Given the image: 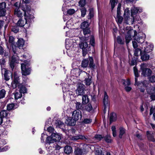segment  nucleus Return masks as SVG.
<instances>
[{
	"label": "nucleus",
	"mask_w": 155,
	"mask_h": 155,
	"mask_svg": "<svg viewBox=\"0 0 155 155\" xmlns=\"http://www.w3.org/2000/svg\"><path fill=\"white\" fill-rule=\"evenodd\" d=\"M31 0H22V2L21 1L20 2V7H21L20 5L21 4L22 5H24L23 7H25V8H31L29 6H28L27 5V3H28L30 2Z\"/></svg>",
	"instance_id": "nucleus-30"
},
{
	"label": "nucleus",
	"mask_w": 155,
	"mask_h": 155,
	"mask_svg": "<svg viewBox=\"0 0 155 155\" xmlns=\"http://www.w3.org/2000/svg\"><path fill=\"white\" fill-rule=\"evenodd\" d=\"M10 76H12V74L11 73H7L5 72L4 74V78L6 81H8L10 79Z\"/></svg>",
	"instance_id": "nucleus-45"
},
{
	"label": "nucleus",
	"mask_w": 155,
	"mask_h": 155,
	"mask_svg": "<svg viewBox=\"0 0 155 155\" xmlns=\"http://www.w3.org/2000/svg\"><path fill=\"white\" fill-rule=\"evenodd\" d=\"M64 151L66 154H70L72 151V148L70 146H66L64 147Z\"/></svg>",
	"instance_id": "nucleus-35"
},
{
	"label": "nucleus",
	"mask_w": 155,
	"mask_h": 155,
	"mask_svg": "<svg viewBox=\"0 0 155 155\" xmlns=\"http://www.w3.org/2000/svg\"><path fill=\"white\" fill-rule=\"evenodd\" d=\"M99 35L100 38H102L103 36V29L102 28H99Z\"/></svg>",
	"instance_id": "nucleus-63"
},
{
	"label": "nucleus",
	"mask_w": 155,
	"mask_h": 155,
	"mask_svg": "<svg viewBox=\"0 0 155 155\" xmlns=\"http://www.w3.org/2000/svg\"><path fill=\"white\" fill-rule=\"evenodd\" d=\"M21 68L22 75L26 76L30 74L31 71V69L28 67L25 63H22L21 64Z\"/></svg>",
	"instance_id": "nucleus-8"
},
{
	"label": "nucleus",
	"mask_w": 155,
	"mask_h": 155,
	"mask_svg": "<svg viewBox=\"0 0 155 155\" xmlns=\"http://www.w3.org/2000/svg\"><path fill=\"white\" fill-rule=\"evenodd\" d=\"M76 121V120H74L72 118L71 119L69 118L68 120V124L69 126L74 125L75 124Z\"/></svg>",
	"instance_id": "nucleus-39"
},
{
	"label": "nucleus",
	"mask_w": 155,
	"mask_h": 155,
	"mask_svg": "<svg viewBox=\"0 0 155 155\" xmlns=\"http://www.w3.org/2000/svg\"><path fill=\"white\" fill-rule=\"evenodd\" d=\"M20 8H17L15 9L14 14L18 17H21L23 15V11L22 10V11H21Z\"/></svg>",
	"instance_id": "nucleus-22"
},
{
	"label": "nucleus",
	"mask_w": 155,
	"mask_h": 155,
	"mask_svg": "<svg viewBox=\"0 0 155 155\" xmlns=\"http://www.w3.org/2000/svg\"><path fill=\"white\" fill-rule=\"evenodd\" d=\"M123 20V18L122 17L120 16H117V21L118 24H121Z\"/></svg>",
	"instance_id": "nucleus-55"
},
{
	"label": "nucleus",
	"mask_w": 155,
	"mask_h": 155,
	"mask_svg": "<svg viewBox=\"0 0 155 155\" xmlns=\"http://www.w3.org/2000/svg\"><path fill=\"white\" fill-rule=\"evenodd\" d=\"M75 12V10L73 9H70L67 11V13L70 15H72Z\"/></svg>",
	"instance_id": "nucleus-62"
},
{
	"label": "nucleus",
	"mask_w": 155,
	"mask_h": 155,
	"mask_svg": "<svg viewBox=\"0 0 155 155\" xmlns=\"http://www.w3.org/2000/svg\"><path fill=\"white\" fill-rule=\"evenodd\" d=\"M88 60L84 59L83 60L81 63V66L83 68L87 67L88 64Z\"/></svg>",
	"instance_id": "nucleus-42"
},
{
	"label": "nucleus",
	"mask_w": 155,
	"mask_h": 155,
	"mask_svg": "<svg viewBox=\"0 0 155 155\" xmlns=\"http://www.w3.org/2000/svg\"><path fill=\"white\" fill-rule=\"evenodd\" d=\"M26 24H28V23L25 20L24 21L22 20L21 19H20L18 21L17 23V25L19 26L22 27Z\"/></svg>",
	"instance_id": "nucleus-33"
},
{
	"label": "nucleus",
	"mask_w": 155,
	"mask_h": 155,
	"mask_svg": "<svg viewBox=\"0 0 155 155\" xmlns=\"http://www.w3.org/2000/svg\"><path fill=\"white\" fill-rule=\"evenodd\" d=\"M94 10L92 8L89 9V13L87 17L88 19H91L94 16Z\"/></svg>",
	"instance_id": "nucleus-40"
},
{
	"label": "nucleus",
	"mask_w": 155,
	"mask_h": 155,
	"mask_svg": "<svg viewBox=\"0 0 155 155\" xmlns=\"http://www.w3.org/2000/svg\"><path fill=\"white\" fill-rule=\"evenodd\" d=\"M149 79L151 82H155V75H152L149 77Z\"/></svg>",
	"instance_id": "nucleus-64"
},
{
	"label": "nucleus",
	"mask_w": 155,
	"mask_h": 155,
	"mask_svg": "<svg viewBox=\"0 0 155 155\" xmlns=\"http://www.w3.org/2000/svg\"><path fill=\"white\" fill-rule=\"evenodd\" d=\"M81 41L80 42L79 44V47L80 48L82 49V50L84 49H86V48L88 47V44L86 41L84 42L82 41V39H81Z\"/></svg>",
	"instance_id": "nucleus-25"
},
{
	"label": "nucleus",
	"mask_w": 155,
	"mask_h": 155,
	"mask_svg": "<svg viewBox=\"0 0 155 155\" xmlns=\"http://www.w3.org/2000/svg\"><path fill=\"white\" fill-rule=\"evenodd\" d=\"M95 155H104V154L102 153L101 149H95Z\"/></svg>",
	"instance_id": "nucleus-53"
},
{
	"label": "nucleus",
	"mask_w": 155,
	"mask_h": 155,
	"mask_svg": "<svg viewBox=\"0 0 155 155\" xmlns=\"http://www.w3.org/2000/svg\"><path fill=\"white\" fill-rule=\"evenodd\" d=\"M75 104L76 108L78 110L81 109L82 105L81 103L76 101Z\"/></svg>",
	"instance_id": "nucleus-60"
},
{
	"label": "nucleus",
	"mask_w": 155,
	"mask_h": 155,
	"mask_svg": "<svg viewBox=\"0 0 155 155\" xmlns=\"http://www.w3.org/2000/svg\"><path fill=\"white\" fill-rule=\"evenodd\" d=\"M82 117L81 112L79 110L74 111L72 114V118L75 120H78Z\"/></svg>",
	"instance_id": "nucleus-12"
},
{
	"label": "nucleus",
	"mask_w": 155,
	"mask_h": 155,
	"mask_svg": "<svg viewBox=\"0 0 155 155\" xmlns=\"http://www.w3.org/2000/svg\"><path fill=\"white\" fill-rule=\"evenodd\" d=\"M8 113V111L6 110H3L0 112V117H2V119L3 118L6 117Z\"/></svg>",
	"instance_id": "nucleus-36"
},
{
	"label": "nucleus",
	"mask_w": 155,
	"mask_h": 155,
	"mask_svg": "<svg viewBox=\"0 0 155 155\" xmlns=\"http://www.w3.org/2000/svg\"><path fill=\"white\" fill-rule=\"evenodd\" d=\"M19 76L15 74H14V79L13 82L18 84L19 83Z\"/></svg>",
	"instance_id": "nucleus-59"
},
{
	"label": "nucleus",
	"mask_w": 155,
	"mask_h": 155,
	"mask_svg": "<svg viewBox=\"0 0 155 155\" xmlns=\"http://www.w3.org/2000/svg\"><path fill=\"white\" fill-rule=\"evenodd\" d=\"M18 88L19 89V91L22 94L26 93L27 92V89L26 87L22 84L18 85Z\"/></svg>",
	"instance_id": "nucleus-27"
},
{
	"label": "nucleus",
	"mask_w": 155,
	"mask_h": 155,
	"mask_svg": "<svg viewBox=\"0 0 155 155\" xmlns=\"http://www.w3.org/2000/svg\"><path fill=\"white\" fill-rule=\"evenodd\" d=\"M105 141L107 143H110L111 142V140L110 139V137L109 135H107L104 137Z\"/></svg>",
	"instance_id": "nucleus-57"
},
{
	"label": "nucleus",
	"mask_w": 155,
	"mask_h": 155,
	"mask_svg": "<svg viewBox=\"0 0 155 155\" xmlns=\"http://www.w3.org/2000/svg\"><path fill=\"white\" fill-rule=\"evenodd\" d=\"M61 136L58 134L52 133L46 140V143L49 144L59 141L61 139Z\"/></svg>",
	"instance_id": "nucleus-5"
},
{
	"label": "nucleus",
	"mask_w": 155,
	"mask_h": 155,
	"mask_svg": "<svg viewBox=\"0 0 155 155\" xmlns=\"http://www.w3.org/2000/svg\"><path fill=\"white\" fill-rule=\"evenodd\" d=\"M6 94V91L4 89L0 91V99L4 98Z\"/></svg>",
	"instance_id": "nucleus-47"
},
{
	"label": "nucleus",
	"mask_w": 155,
	"mask_h": 155,
	"mask_svg": "<svg viewBox=\"0 0 155 155\" xmlns=\"http://www.w3.org/2000/svg\"><path fill=\"white\" fill-rule=\"evenodd\" d=\"M132 17H133V23H136L142 25L143 24L140 18V16L139 15H132Z\"/></svg>",
	"instance_id": "nucleus-19"
},
{
	"label": "nucleus",
	"mask_w": 155,
	"mask_h": 155,
	"mask_svg": "<svg viewBox=\"0 0 155 155\" xmlns=\"http://www.w3.org/2000/svg\"><path fill=\"white\" fill-rule=\"evenodd\" d=\"M81 16L82 17H84L86 14L87 10L84 8H82L81 9Z\"/></svg>",
	"instance_id": "nucleus-50"
},
{
	"label": "nucleus",
	"mask_w": 155,
	"mask_h": 155,
	"mask_svg": "<svg viewBox=\"0 0 155 155\" xmlns=\"http://www.w3.org/2000/svg\"><path fill=\"white\" fill-rule=\"evenodd\" d=\"M147 135L148 139L153 142L155 141V139L154 138L152 134L150 133L148 131L147 132Z\"/></svg>",
	"instance_id": "nucleus-38"
},
{
	"label": "nucleus",
	"mask_w": 155,
	"mask_h": 155,
	"mask_svg": "<svg viewBox=\"0 0 155 155\" xmlns=\"http://www.w3.org/2000/svg\"><path fill=\"white\" fill-rule=\"evenodd\" d=\"M15 98V100H17L20 98L22 96V94L19 92H16L14 93Z\"/></svg>",
	"instance_id": "nucleus-43"
},
{
	"label": "nucleus",
	"mask_w": 155,
	"mask_h": 155,
	"mask_svg": "<svg viewBox=\"0 0 155 155\" xmlns=\"http://www.w3.org/2000/svg\"><path fill=\"white\" fill-rule=\"evenodd\" d=\"M134 20L131 15L130 16H129L124 17V23L126 24L130 25L133 24Z\"/></svg>",
	"instance_id": "nucleus-18"
},
{
	"label": "nucleus",
	"mask_w": 155,
	"mask_h": 155,
	"mask_svg": "<svg viewBox=\"0 0 155 155\" xmlns=\"http://www.w3.org/2000/svg\"><path fill=\"white\" fill-rule=\"evenodd\" d=\"M71 140H77L78 139H82L83 140H86L87 139V138L85 137L84 135H75L71 136L70 138Z\"/></svg>",
	"instance_id": "nucleus-21"
},
{
	"label": "nucleus",
	"mask_w": 155,
	"mask_h": 155,
	"mask_svg": "<svg viewBox=\"0 0 155 155\" xmlns=\"http://www.w3.org/2000/svg\"><path fill=\"white\" fill-rule=\"evenodd\" d=\"M119 137L120 138H122V136L125 133V129L122 127H121L119 128Z\"/></svg>",
	"instance_id": "nucleus-41"
},
{
	"label": "nucleus",
	"mask_w": 155,
	"mask_h": 155,
	"mask_svg": "<svg viewBox=\"0 0 155 155\" xmlns=\"http://www.w3.org/2000/svg\"><path fill=\"white\" fill-rule=\"evenodd\" d=\"M92 122V120L90 119L85 118L84 119L82 122L85 124L90 123Z\"/></svg>",
	"instance_id": "nucleus-58"
},
{
	"label": "nucleus",
	"mask_w": 155,
	"mask_h": 155,
	"mask_svg": "<svg viewBox=\"0 0 155 155\" xmlns=\"http://www.w3.org/2000/svg\"><path fill=\"white\" fill-rule=\"evenodd\" d=\"M147 64L146 63H143L140 65V69L142 71L141 74L144 76L148 77L151 74V70L147 68Z\"/></svg>",
	"instance_id": "nucleus-4"
},
{
	"label": "nucleus",
	"mask_w": 155,
	"mask_h": 155,
	"mask_svg": "<svg viewBox=\"0 0 155 155\" xmlns=\"http://www.w3.org/2000/svg\"><path fill=\"white\" fill-rule=\"evenodd\" d=\"M24 41L22 39H19L17 43L18 47L20 48H22L24 45Z\"/></svg>",
	"instance_id": "nucleus-34"
},
{
	"label": "nucleus",
	"mask_w": 155,
	"mask_h": 155,
	"mask_svg": "<svg viewBox=\"0 0 155 155\" xmlns=\"http://www.w3.org/2000/svg\"><path fill=\"white\" fill-rule=\"evenodd\" d=\"M140 52V54L142 53L141 52V50L138 48L135 49L134 51V55L135 56H138L139 55V52Z\"/></svg>",
	"instance_id": "nucleus-56"
},
{
	"label": "nucleus",
	"mask_w": 155,
	"mask_h": 155,
	"mask_svg": "<svg viewBox=\"0 0 155 155\" xmlns=\"http://www.w3.org/2000/svg\"><path fill=\"white\" fill-rule=\"evenodd\" d=\"M103 103L104 107V109H105L109 105L108 96L105 91L104 92V96L103 99Z\"/></svg>",
	"instance_id": "nucleus-20"
},
{
	"label": "nucleus",
	"mask_w": 155,
	"mask_h": 155,
	"mask_svg": "<svg viewBox=\"0 0 155 155\" xmlns=\"http://www.w3.org/2000/svg\"><path fill=\"white\" fill-rule=\"evenodd\" d=\"M117 118V116L116 113H112L110 114V123H111L113 122L114 121L116 120Z\"/></svg>",
	"instance_id": "nucleus-32"
},
{
	"label": "nucleus",
	"mask_w": 155,
	"mask_h": 155,
	"mask_svg": "<svg viewBox=\"0 0 155 155\" xmlns=\"http://www.w3.org/2000/svg\"><path fill=\"white\" fill-rule=\"evenodd\" d=\"M24 5H20L21 7L22 10L24 12L25 19L27 22L28 24H29L33 21L34 17L33 15V11L31 10V8H25L23 7Z\"/></svg>",
	"instance_id": "nucleus-2"
},
{
	"label": "nucleus",
	"mask_w": 155,
	"mask_h": 155,
	"mask_svg": "<svg viewBox=\"0 0 155 155\" xmlns=\"http://www.w3.org/2000/svg\"><path fill=\"white\" fill-rule=\"evenodd\" d=\"M92 109L93 107L90 104H88L85 105L84 110L90 112Z\"/></svg>",
	"instance_id": "nucleus-37"
},
{
	"label": "nucleus",
	"mask_w": 155,
	"mask_h": 155,
	"mask_svg": "<svg viewBox=\"0 0 155 155\" xmlns=\"http://www.w3.org/2000/svg\"><path fill=\"white\" fill-rule=\"evenodd\" d=\"M55 124L57 127H59L61 128V130L66 134L67 133V130L64 129L62 128L64 127V123L62 122L61 120H57L55 121Z\"/></svg>",
	"instance_id": "nucleus-17"
},
{
	"label": "nucleus",
	"mask_w": 155,
	"mask_h": 155,
	"mask_svg": "<svg viewBox=\"0 0 155 155\" xmlns=\"http://www.w3.org/2000/svg\"><path fill=\"white\" fill-rule=\"evenodd\" d=\"M118 0H110V3L111 6L112 10L114 9L115 6V4L118 2Z\"/></svg>",
	"instance_id": "nucleus-44"
},
{
	"label": "nucleus",
	"mask_w": 155,
	"mask_h": 155,
	"mask_svg": "<svg viewBox=\"0 0 155 155\" xmlns=\"http://www.w3.org/2000/svg\"><path fill=\"white\" fill-rule=\"evenodd\" d=\"M140 34L142 36L140 37H137L136 38V36L137 35V32L135 30L130 29L127 31V35H126L125 36L126 43L127 44L130 41L132 38V36L135 38L134 39L138 43L143 42L145 38V35L142 33L140 34Z\"/></svg>",
	"instance_id": "nucleus-1"
},
{
	"label": "nucleus",
	"mask_w": 155,
	"mask_h": 155,
	"mask_svg": "<svg viewBox=\"0 0 155 155\" xmlns=\"http://www.w3.org/2000/svg\"><path fill=\"white\" fill-rule=\"evenodd\" d=\"M75 43L72 40L66 39L65 40V47L67 50H72L74 47Z\"/></svg>",
	"instance_id": "nucleus-11"
},
{
	"label": "nucleus",
	"mask_w": 155,
	"mask_h": 155,
	"mask_svg": "<svg viewBox=\"0 0 155 155\" xmlns=\"http://www.w3.org/2000/svg\"><path fill=\"white\" fill-rule=\"evenodd\" d=\"M6 13V10H0V17L5 16Z\"/></svg>",
	"instance_id": "nucleus-61"
},
{
	"label": "nucleus",
	"mask_w": 155,
	"mask_h": 155,
	"mask_svg": "<svg viewBox=\"0 0 155 155\" xmlns=\"http://www.w3.org/2000/svg\"><path fill=\"white\" fill-rule=\"evenodd\" d=\"M117 41L118 43L120 44H123L124 43V41L122 40L120 36H118L117 38Z\"/></svg>",
	"instance_id": "nucleus-54"
},
{
	"label": "nucleus",
	"mask_w": 155,
	"mask_h": 155,
	"mask_svg": "<svg viewBox=\"0 0 155 155\" xmlns=\"http://www.w3.org/2000/svg\"><path fill=\"white\" fill-rule=\"evenodd\" d=\"M143 86V87L147 88L146 90L148 94H155V87L151 86L150 83L148 81H144L143 82L140 83L138 86L140 89V91L142 92H144V89L140 88V87Z\"/></svg>",
	"instance_id": "nucleus-3"
},
{
	"label": "nucleus",
	"mask_w": 155,
	"mask_h": 155,
	"mask_svg": "<svg viewBox=\"0 0 155 155\" xmlns=\"http://www.w3.org/2000/svg\"><path fill=\"white\" fill-rule=\"evenodd\" d=\"M81 74L84 76V78H85L86 85H90L91 83V77L90 76L89 74L85 71H82Z\"/></svg>",
	"instance_id": "nucleus-9"
},
{
	"label": "nucleus",
	"mask_w": 155,
	"mask_h": 155,
	"mask_svg": "<svg viewBox=\"0 0 155 155\" xmlns=\"http://www.w3.org/2000/svg\"><path fill=\"white\" fill-rule=\"evenodd\" d=\"M147 53L144 52L143 53H140L141 58L143 61H145L149 59L150 56Z\"/></svg>",
	"instance_id": "nucleus-26"
},
{
	"label": "nucleus",
	"mask_w": 155,
	"mask_h": 155,
	"mask_svg": "<svg viewBox=\"0 0 155 155\" xmlns=\"http://www.w3.org/2000/svg\"><path fill=\"white\" fill-rule=\"evenodd\" d=\"M77 89L75 92L77 96L83 95L85 93L84 85L81 83H79L77 85Z\"/></svg>",
	"instance_id": "nucleus-7"
},
{
	"label": "nucleus",
	"mask_w": 155,
	"mask_h": 155,
	"mask_svg": "<svg viewBox=\"0 0 155 155\" xmlns=\"http://www.w3.org/2000/svg\"><path fill=\"white\" fill-rule=\"evenodd\" d=\"M143 11V9L140 7H134L131 8V15H135L137 13L141 12Z\"/></svg>",
	"instance_id": "nucleus-13"
},
{
	"label": "nucleus",
	"mask_w": 155,
	"mask_h": 155,
	"mask_svg": "<svg viewBox=\"0 0 155 155\" xmlns=\"http://www.w3.org/2000/svg\"><path fill=\"white\" fill-rule=\"evenodd\" d=\"M103 138V137L102 135L100 134H96L94 137V138L95 140H96L98 141H100Z\"/></svg>",
	"instance_id": "nucleus-52"
},
{
	"label": "nucleus",
	"mask_w": 155,
	"mask_h": 155,
	"mask_svg": "<svg viewBox=\"0 0 155 155\" xmlns=\"http://www.w3.org/2000/svg\"><path fill=\"white\" fill-rule=\"evenodd\" d=\"M84 152V149L77 147L74 149V153L75 155H82Z\"/></svg>",
	"instance_id": "nucleus-23"
},
{
	"label": "nucleus",
	"mask_w": 155,
	"mask_h": 155,
	"mask_svg": "<svg viewBox=\"0 0 155 155\" xmlns=\"http://www.w3.org/2000/svg\"><path fill=\"white\" fill-rule=\"evenodd\" d=\"M130 11L128 8H126L124 10V17L130 16Z\"/></svg>",
	"instance_id": "nucleus-46"
},
{
	"label": "nucleus",
	"mask_w": 155,
	"mask_h": 155,
	"mask_svg": "<svg viewBox=\"0 0 155 155\" xmlns=\"http://www.w3.org/2000/svg\"><path fill=\"white\" fill-rule=\"evenodd\" d=\"M6 4L5 2H3L0 3V10H6Z\"/></svg>",
	"instance_id": "nucleus-51"
},
{
	"label": "nucleus",
	"mask_w": 155,
	"mask_h": 155,
	"mask_svg": "<svg viewBox=\"0 0 155 155\" xmlns=\"http://www.w3.org/2000/svg\"><path fill=\"white\" fill-rule=\"evenodd\" d=\"M81 28L82 29L83 34L84 35L90 33V30L89 27V24L87 21H84L82 22L81 25Z\"/></svg>",
	"instance_id": "nucleus-6"
},
{
	"label": "nucleus",
	"mask_w": 155,
	"mask_h": 155,
	"mask_svg": "<svg viewBox=\"0 0 155 155\" xmlns=\"http://www.w3.org/2000/svg\"><path fill=\"white\" fill-rule=\"evenodd\" d=\"M14 38L12 36H9V42L11 44L12 48V50L14 53L15 54L16 53V50L18 49V47L14 45L15 42L14 41Z\"/></svg>",
	"instance_id": "nucleus-14"
},
{
	"label": "nucleus",
	"mask_w": 155,
	"mask_h": 155,
	"mask_svg": "<svg viewBox=\"0 0 155 155\" xmlns=\"http://www.w3.org/2000/svg\"><path fill=\"white\" fill-rule=\"evenodd\" d=\"M49 136H48L47 135L45 134H42L41 137V140L42 142H44V140L46 139V140L48 138Z\"/></svg>",
	"instance_id": "nucleus-48"
},
{
	"label": "nucleus",
	"mask_w": 155,
	"mask_h": 155,
	"mask_svg": "<svg viewBox=\"0 0 155 155\" xmlns=\"http://www.w3.org/2000/svg\"><path fill=\"white\" fill-rule=\"evenodd\" d=\"M86 3L85 0H80L79 2V5L81 7H84Z\"/></svg>",
	"instance_id": "nucleus-49"
},
{
	"label": "nucleus",
	"mask_w": 155,
	"mask_h": 155,
	"mask_svg": "<svg viewBox=\"0 0 155 155\" xmlns=\"http://www.w3.org/2000/svg\"><path fill=\"white\" fill-rule=\"evenodd\" d=\"M143 46L144 49V52L149 53L152 51L153 48V45L146 42L143 43Z\"/></svg>",
	"instance_id": "nucleus-10"
},
{
	"label": "nucleus",
	"mask_w": 155,
	"mask_h": 155,
	"mask_svg": "<svg viewBox=\"0 0 155 155\" xmlns=\"http://www.w3.org/2000/svg\"><path fill=\"white\" fill-rule=\"evenodd\" d=\"M7 143V141L6 140L2 139L0 140V147L2 145H4ZM9 147L8 146H5L4 147H0V152H4L8 150Z\"/></svg>",
	"instance_id": "nucleus-16"
},
{
	"label": "nucleus",
	"mask_w": 155,
	"mask_h": 155,
	"mask_svg": "<svg viewBox=\"0 0 155 155\" xmlns=\"http://www.w3.org/2000/svg\"><path fill=\"white\" fill-rule=\"evenodd\" d=\"M134 71L135 76V86H137L140 83H139L138 84L137 81V78L139 77V74L138 71V70L137 68L135 66L134 67Z\"/></svg>",
	"instance_id": "nucleus-24"
},
{
	"label": "nucleus",
	"mask_w": 155,
	"mask_h": 155,
	"mask_svg": "<svg viewBox=\"0 0 155 155\" xmlns=\"http://www.w3.org/2000/svg\"><path fill=\"white\" fill-rule=\"evenodd\" d=\"M18 60L19 58L16 55H14L12 56L11 60L10 63V65L12 70H13L14 68L15 63H17Z\"/></svg>",
	"instance_id": "nucleus-15"
},
{
	"label": "nucleus",
	"mask_w": 155,
	"mask_h": 155,
	"mask_svg": "<svg viewBox=\"0 0 155 155\" xmlns=\"http://www.w3.org/2000/svg\"><path fill=\"white\" fill-rule=\"evenodd\" d=\"M82 104H87L89 102V99L87 95H82Z\"/></svg>",
	"instance_id": "nucleus-29"
},
{
	"label": "nucleus",
	"mask_w": 155,
	"mask_h": 155,
	"mask_svg": "<svg viewBox=\"0 0 155 155\" xmlns=\"http://www.w3.org/2000/svg\"><path fill=\"white\" fill-rule=\"evenodd\" d=\"M18 107V106L17 105L13 103L8 104L7 106V109L8 110L15 109Z\"/></svg>",
	"instance_id": "nucleus-28"
},
{
	"label": "nucleus",
	"mask_w": 155,
	"mask_h": 155,
	"mask_svg": "<svg viewBox=\"0 0 155 155\" xmlns=\"http://www.w3.org/2000/svg\"><path fill=\"white\" fill-rule=\"evenodd\" d=\"M90 63L89 64V67L90 68L92 69H95L96 66L94 63L93 59L91 57H90L89 58Z\"/></svg>",
	"instance_id": "nucleus-31"
}]
</instances>
